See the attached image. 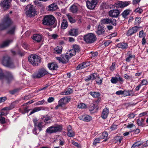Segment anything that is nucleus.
Segmentation results:
<instances>
[{
  "mask_svg": "<svg viewBox=\"0 0 148 148\" xmlns=\"http://www.w3.org/2000/svg\"><path fill=\"white\" fill-rule=\"evenodd\" d=\"M33 121L34 127L33 130V132L34 134L37 135L42 130L43 127L42 122L36 118L33 119Z\"/></svg>",
  "mask_w": 148,
  "mask_h": 148,
  "instance_id": "1",
  "label": "nucleus"
},
{
  "mask_svg": "<svg viewBox=\"0 0 148 148\" xmlns=\"http://www.w3.org/2000/svg\"><path fill=\"white\" fill-rule=\"evenodd\" d=\"M56 19L52 15L45 16L42 20L43 24L47 26H50L53 25L55 22Z\"/></svg>",
  "mask_w": 148,
  "mask_h": 148,
  "instance_id": "2",
  "label": "nucleus"
},
{
  "mask_svg": "<svg viewBox=\"0 0 148 148\" xmlns=\"http://www.w3.org/2000/svg\"><path fill=\"white\" fill-rule=\"evenodd\" d=\"M24 11L27 17H32L36 14V10L33 6L31 4L27 5Z\"/></svg>",
  "mask_w": 148,
  "mask_h": 148,
  "instance_id": "3",
  "label": "nucleus"
},
{
  "mask_svg": "<svg viewBox=\"0 0 148 148\" xmlns=\"http://www.w3.org/2000/svg\"><path fill=\"white\" fill-rule=\"evenodd\" d=\"M29 61L34 66H38L40 61V57L36 55H31L28 58Z\"/></svg>",
  "mask_w": 148,
  "mask_h": 148,
  "instance_id": "4",
  "label": "nucleus"
},
{
  "mask_svg": "<svg viewBox=\"0 0 148 148\" xmlns=\"http://www.w3.org/2000/svg\"><path fill=\"white\" fill-rule=\"evenodd\" d=\"M1 63L3 65L5 66L10 68H13L14 66L10 58L8 56H4L3 57Z\"/></svg>",
  "mask_w": 148,
  "mask_h": 148,
  "instance_id": "5",
  "label": "nucleus"
},
{
  "mask_svg": "<svg viewBox=\"0 0 148 148\" xmlns=\"http://www.w3.org/2000/svg\"><path fill=\"white\" fill-rule=\"evenodd\" d=\"M11 24V22L9 15H8L4 18L2 23L0 24V30L5 29L9 26Z\"/></svg>",
  "mask_w": 148,
  "mask_h": 148,
  "instance_id": "6",
  "label": "nucleus"
},
{
  "mask_svg": "<svg viewBox=\"0 0 148 148\" xmlns=\"http://www.w3.org/2000/svg\"><path fill=\"white\" fill-rule=\"evenodd\" d=\"M1 79H4L9 83L14 79V76L12 72L6 71L3 73Z\"/></svg>",
  "mask_w": 148,
  "mask_h": 148,
  "instance_id": "7",
  "label": "nucleus"
},
{
  "mask_svg": "<svg viewBox=\"0 0 148 148\" xmlns=\"http://www.w3.org/2000/svg\"><path fill=\"white\" fill-rule=\"evenodd\" d=\"M49 73L44 69L39 70L37 72L34 73L32 75V77L34 78H38L42 77Z\"/></svg>",
  "mask_w": 148,
  "mask_h": 148,
  "instance_id": "8",
  "label": "nucleus"
},
{
  "mask_svg": "<svg viewBox=\"0 0 148 148\" xmlns=\"http://www.w3.org/2000/svg\"><path fill=\"white\" fill-rule=\"evenodd\" d=\"M96 39V36L93 34L88 33L84 36V40L87 43H91L94 42Z\"/></svg>",
  "mask_w": 148,
  "mask_h": 148,
  "instance_id": "9",
  "label": "nucleus"
},
{
  "mask_svg": "<svg viewBox=\"0 0 148 148\" xmlns=\"http://www.w3.org/2000/svg\"><path fill=\"white\" fill-rule=\"evenodd\" d=\"M62 129V126L60 125H57L56 127L51 126L47 129L46 132L49 134H51L60 131Z\"/></svg>",
  "mask_w": 148,
  "mask_h": 148,
  "instance_id": "10",
  "label": "nucleus"
},
{
  "mask_svg": "<svg viewBox=\"0 0 148 148\" xmlns=\"http://www.w3.org/2000/svg\"><path fill=\"white\" fill-rule=\"evenodd\" d=\"M101 24H109L114 25H116V20L114 19L106 18L102 19L101 21Z\"/></svg>",
  "mask_w": 148,
  "mask_h": 148,
  "instance_id": "11",
  "label": "nucleus"
},
{
  "mask_svg": "<svg viewBox=\"0 0 148 148\" xmlns=\"http://www.w3.org/2000/svg\"><path fill=\"white\" fill-rule=\"evenodd\" d=\"M97 3V0H87L86 2V6L90 9H93Z\"/></svg>",
  "mask_w": 148,
  "mask_h": 148,
  "instance_id": "12",
  "label": "nucleus"
},
{
  "mask_svg": "<svg viewBox=\"0 0 148 148\" xmlns=\"http://www.w3.org/2000/svg\"><path fill=\"white\" fill-rule=\"evenodd\" d=\"M131 3L129 1H118L115 3L117 8H123L127 6Z\"/></svg>",
  "mask_w": 148,
  "mask_h": 148,
  "instance_id": "13",
  "label": "nucleus"
},
{
  "mask_svg": "<svg viewBox=\"0 0 148 148\" xmlns=\"http://www.w3.org/2000/svg\"><path fill=\"white\" fill-rule=\"evenodd\" d=\"M79 118L80 120L86 122H89L92 120V117L87 114L81 115L79 116Z\"/></svg>",
  "mask_w": 148,
  "mask_h": 148,
  "instance_id": "14",
  "label": "nucleus"
},
{
  "mask_svg": "<svg viewBox=\"0 0 148 148\" xmlns=\"http://www.w3.org/2000/svg\"><path fill=\"white\" fill-rule=\"evenodd\" d=\"M138 28V27H137V26H136L130 29L127 31L126 35L127 36L132 35L137 32Z\"/></svg>",
  "mask_w": 148,
  "mask_h": 148,
  "instance_id": "15",
  "label": "nucleus"
},
{
  "mask_svg": "<svg viewBox=\"0 0 148 148\" xmlns=\"http://www.w3.org/2000/svg\"><path fill=\"white\" fill-rule=\"evenodd\" d=\"M106 28L104 26L101 25V24L99 25L98 27V28L96 31V33L98 35H100L104 34Z\"/></svg>",
  "mask_w": 148,
  "mask_h": 148,
  "instance_id": "16",
  "label": "nucleus"
},
{
  "mask_svg": "<svg viewBox=\"0 0 148 148\" xmlns=\"http://www.w3.org/2000/svg\"><path fill=\"white\" fill-rule=\"evenodd\" d=\"M56 59L58 60L60 62L63 63H66L68 62L69 59L67 57L66 54L65 55L62 56L61 57H56Z\"/></svg>",
  "mask_w": 148,
  "mask_h": 148,
  "instance_id": "17",
  "label": "nucleus"
},
{
  "mask_svg": "<svg viewBox=\"0 0 148 148\" xmlns=\"http://www.w3.org/2000/svg\"><path fill=\"white\" fill-rule=\"evenodd\" d=\"M119 11L118 10H113L110 11L109 14L111 17H116L119 16Z\"/></svg>",
  "mask_w": 148,
  "mask_h": 148,
  "instance_id": "18",
  "label": "nucleus"
},
{
  "mask_svg": "<svg viewBox=\"0 0 148 148\" xmlns=\"http://www.w3.org/2000/svg\"><path fill=\"white\" fill-rule=\"evenodd\" d=\"M12 0H4L0 3V5L3 8L8 9L9 8Z\"/></svg>",
  "mask_w": 148,
  "mask_h": 148,
  "instance_id": "19",
  "label": "nucleus"
},
{
  "mask_svg": "<svg viewBox=\"0 0 148 148\" xmlns=\"http://www.w3.org/2000/svg\"><path fill=\"white\" fill-rule=\"evenodd\" d=\"M48 68L51 70H56L58 67L57 64L56 62L49 63L48 64Z\"/></svg>",
  "mask_w": 148,
  "mask_h": 148,
  "instance_id": "20",
  "label": "nucleus"
},
{
  "mask_svg": "<svg viewBox=\"0 0 148 148\" xmlns=\"http://www.w3.org/2000/svg\"><path fill=\"white\" fill-rule=\"evenodd\" d=\"M109 110L107 108H106L103 110L101 117L103 119H106L109 113Z\"/></svg>",
  "mask_w": 148,
  "mask_h": 148,
  "instance_id": "21",
  "label": "nucleus"
},
{
  "mask_svg": "<svg viewBox=\"0 0 148 148\" xmlns=\"http://www.w3.org/2000/svg\"><path fill=\"white\" fill-rule=\"evenodd\" d=\"M57 5L55 3H52L47 7V9L49 11H53L56 10L58 9Z\"/></svg>",
  "mask_w": 148,
  "mask_h": 148,
  "instance_id": "22",
  "label": "nucleus"
},
{
  "mask_svg": "<svg viewBox=\"0 0 148 148\" xmlns=\"http://www.w3.org/2000/svg\"><path fill=\"white\" fill-rule=\"evenodd\" d=\"M90 64L89 62H84L78 65L77 67V70L82 69L87 67L89 66Z\"/></svg>",
  "mask_w": 148,
  "mask_h": 148,
  "instance_id": "23",
  "label": "nucleus"
},
{
  "mask_svg": "<svg viewBox=\"0 0 148 148\" xmlns=\"http://www.w3.org/2000/svg\"><path fill=\"white\" fill-rule=\"evenodd\" d=\"M118 81L122 82L123 81L122 78H121L119 75H118L116 77H112L111 79V82L113 84H116Z\"/></svg>",
  "mask_w": 148,
  "mask_h": 148,
  "instance_id": "24",
  "label": "nucleus"
},
{
  "mask_svg": "<svg viewBox=\"0 0 148 148\" xmlns=\"http://www.w3.org/2000/svg\"><path fill=\"white\" fill-rule=\"evenodd\" d=\"M68 102V99L67 98L64 97L60 99L58 101V103L59 104V106H62L66 104Z\"/></svg>",
  "mask_w": 148,
  "mask_h": 148,
  "instance_id": "25",
  "label": "nucleus"
},
{
  "mask_svg": "<svg viewBox=\"0 0 148 148\" xmlns=\"http://www.w3.org/2000/svg\"><path fill=\"white\" fill-rule=\"evenodd\" d=\"M116 47L122 49H126L128 47L127 44L125 42H120L118 44Z\"/></svg>",
  "mask_w": 148,
  "mask_h": 148,
  "instance_id": "26",
  "label": "nucleus"
},
{
  "mask_svg": "<svg viewBox=\"0 0 148 148\" xmlns=\"http://www.w3.org/2000/svg\"><path fill=\"white\" fill-rule=\"evenodd\" d=\"M32 38L34 40L36 41L37 42H39L41 40L42 37L40 35L34 34L32 37Z\"/></svg>",
  "mask_w": 148,
  "mask_h": 148,
  "instance_id": "27",
  "label": "nucleus"
},
{
  "mask_svg": "<svg viewBox=\"0 0 148 148\" xmlns=\"http://www.w3.org/2000/svg\"><path fill=\"white\" fill-rule=\"evenodd\" d=\"M65 54L67 57L69 59L73 56L75 55V54L73 50H71L67 51Z\"/></svg>",
  "mask_w": 148,
  "mask_h": 148,
  "instance_id": "28",
  "label": "nucleus"
},
{
  "mask_svg": "<svg viewBox=\"0 0 148 148\" xmlns=\"http://www.w3.org/2000/svg\"><path fill=\"white\" fill-rule=\"evenodd\" d=\"M69 34L72 36H76L78 35V30L76 29H71L69 31Z\"/></svg>",
  "mask_w": 148,
  "mask_h": 148,
  "instance_id": "29",
  "label": "nucleus"
},
{
  "mask_svg": "<svg viewBox=\"0 0 148 148\" xmlns=\"http://www.w3.org/2000/svg\"><path fill=\"white\" fill-rule=\"evenodd\" d=\"M12 42V40H8L3 42L1 45L0 47L1 48H3L8 46L10 43Z\"/></svg>",
  "mask_w": 148,
  "mask_h": 148,
  "instance_id": "30",
  "label": "nucleus"
},
{
  "mask_svg": "<svg viewBox=\"0 0 148 148\" xmlns=\"http://www.w3.org/2000/svg\"><path fill=\"white\" fill-rule=\"evenodd\" d=\"M68 26V23L67 21L65 19H63L61 25V27L62 29H66Z\"/></svg>",
  "mask_w": 148,
  "mask_h": 148,
  "instance_id": "31",
  "label": "nucleus"
},
{
  "mask_svg": "<svg viewBox=\"0 0 148 148\" xmlns=\"http://www.w3.org/2000/svg\"><path fill=\"white\" fill-rule=\"evenodd\" d=\"M144 121L145 119L143 118H142L140 120L138 119L137 120V123L138 125L143 127L145 125V124L144 123Z\"/></svg>",
  "mask_w": 148,
  "mask_h": 148,
  "instance_id": "32",
  "label": "nucleus"
},
{
  "mask_svg": "<svg viewBox=\"0 0 148 148\" xmlns=\"http://www.w3.org/2000/svg\"><path fill=\"white\" fill-rule=\"evenodd\" d=\"M89 94L94 98H99L100 94L99 92H90Z\"/></svg>",
  "mask_w": 148,
  "mask_h": 148,
  "instance_id": "33",
  "label": "nucleus"
},
{
  "mask_svg": "<svg viewBox=\"0 0 148 148\" xmlns=\"http://www.w3.org/2000/svg\"><path fill=\"white\" fill-rule=\"evenodd\" d=\"M15 29L16 26L15 25H11L8 32V33L10 34H13L14 33Z\"/></svg>",
  "mask_w": 148,
  "mask_h": 148,
  "instance_id": "34",
  "label": "nucleus"
},
{
  "mask_svg": "<svg viewBox=\"0 0 148 148\" xmlns=\"http://www.w3.org/2000/svg\"><path fill=\"white\" fill-rule=\"evenodd\" d=\"M108 136V134L107 132H104L100 135L99 137L101 140L105 139L104 141H106V138Z\"/></svg>",
  "mask_w": 148,
  "mask_h": 148,
  "instance_id": "35",
  "label": "nucleus"
},
{
  "mask_svg": "<svg viewBox=\"0 0 148 148\" xmlns=\"http://www.w3.org/2000/svg\"><path fill=\"white\" fill-rule=\"evenodd\" d=\"M62 47H59L58 46L55 48L53 50V52L57 54L61 53L62 51Z\"/></svg>",
  "mask_w": 148,
  "mask_h": 148,
  "instance_id": "36",
  "label": "nucleus"
},
{
  "mask_svg": "<svg viewBox=\"0 0 148 148\" xmlns=\"http://www.w3.org/2000/svg\"><path fill=\"white\" fill-rule=\"evenodd\" d=\"M42 109V107H37L34 108L32 110L31 112L29 114V115H31L34 113L39 111Z\"/></svg>",
  "mask_w": 148,
  "mask_h": 148,
  "instance_id": "37",
  "label": "nucleus"
},
{
  "mask_svg": "<svg viewBox=\"0 0 148 148\" xmlns=\"http://www.w3.org/2000/svg\"><path fill=\"white\" fill-rule=\"evenodd\" d=\"M70 11L72 13H75L77 12L78 8L77 6L73 5L70 7Z\"/></svg>",
  "mask_w": 148,
  "mask_h": 148,
  "instance_id": "38",
  "label": "nucleus"
},
{
  "mask_svg": "<svg viewBox=\"0 0 148 148\" xmlns=\"http://www.w3.org/2000/svg\"><path fill=\"white\" fill-rule=\"evenodd\" d=\"M123 138L121 136H116L114 138V139L115 140V142H119V143H121V140L123 139Z\"/></svg>",
  "mask_w": 148,
  "mask_h": 148,
  "instance_id": "39",
  "label": "nucleus"
},
{
  "mask_svg": "<svg viewBox=\"0 0 148 148\" xmlns=\"http://www.w3.org/2000/svg\"><path fill=\"white\" fill-rule=\"evenodd\" d=\"M130 10H124L122 13V15L123 17L125 18L127 16L130 14Z\"/></svg>",
  "mask_w": 148,
  "mask_h": 148,
  "instance_id": "40",
  "label": "nucleus"
},
{
  "mask_svg": "<svg viewBox=\"0 0 148 148\" xmlns=\"http://www.w3.org/2000/svg\"><path fill=\"white\" fill-rule=\"evenodd\" d=\"M135 56L132 55L131 54H129L128 56H127L126 58V61L127 62H129L132 58H134Z\"/></svg>",
  "mask_w": 148,
  "mask_h": 148,
  "instance_id": "41",
  "label": "nucleus"
},
{
  "mask_svg": "<svg viewBox=\"0 0 148 148\" xmlns=\"http://www.w3.org/2000/svg\"><path fill=\"white\" fill-rule=\"evenodd\" d=\"M96 83L99 85H100L102 82V78H100L98 76L96 78Z\"/></svg>",
  "mask_w": 148,
  "mask_h": 148,
  "instance_id": "42",
  "label": "nucleus"
},
{
  "mask_svg": "<svg viewBox=\"0 0 148 148\" xmlns=\"http://www.w3.org/2000/svg\"><path fill=\"white\" fill-rule=\"evenodd\" d=\"M71 50H73L75 53L76 52H78L79 50V46L77 45H74L73 46V49Z\"/></svg>",
  "mask_w": 148,
  "mask_h": 148,
  "instance_id": "43",
  "label": "nucleus"
},
{
  "mask_svg": "<svg viewBox=\"0 0 148 148\" xmlns=\"http://www.w3.org/2000/svg\"><path fill=\"white\" fill-rule=\"evenodd\" d=\"M73 92L72 89L70 88H69L67 90L64 92V94L65 95H69L72 93Z\"/></svg>",
  "mask_w": 148,
  "mask_h": 148,
  "instance_id": "44",
  "label": "nucleus"
},
{
  "mask_svg": "<svg viewBox=\"0 0 148 148\" xmlns=\"http://www.w3.org/2000/svg\"><path fill=\"white\" fill-rule=\"evenodd\" d=\"M101 140L99 137L96 138L94 140L93 145L96 146L97 144L100 143Z\"/></svg>",
  "mask_w": 148,
  "mask_h": 148,
  "instance_id": "45",
  "label": "nucleus"
},
{
  "mask_svg": "<svg viewBox=\"0 0 148 148\" xmlns=\"http://www.w3.org/2000/svg\"><path fill=\"white\" fill-rule=\"evenodd\" d=\"M66 16L69 19V21L71 23H74L75 22V20L69 14H67Z\"/></svg>",
  "mask_w": 148,
  "mask_h": 148,
  "instance_id": "46",
  "label": "nucleus"
},
{
  "mask_svg": "<svg viewBox=\"0 0 148 148\" xmlns=\"http://www.w3.org/2000/svg\"><path fill=\"white\" fill-rule=\"evenodd\" d=\"M77 107L79 108H84L86 107V105L82 103H78L77 105Z\"/></svg>",
  "mask_w": 148,
  "mask_h": 148,
  "instance_id": "47",
  "label": "nucleus"
},
{
  "mask_svg": "<svg viewBox=\"0 0 148 148\" xmlns=\"http://www.w3.org/2000/svg\"><path fill=\"white\" fill-rule=\"evenodd\" d=\"M75 133L72 130L68 131L67 135L70 137H73L74 136Z\"/></svg>",
  "mask_w": 148,
  "mask_h": 148,
  "instance_id": "48",
  "label": "nucleus"
},
{
  "mask_svg": "<svg viewBox=\"0 0 148 148\" xmlns=\"http://www.w3.org/2000/svg\"><path fill=\"white\" fill-rule=\"evenodd\" d=\"M140 84L141 85V86L144 85H147L148 84V81L147 79H143L141 81Z\"/></svg>",
  "mask_w": 148,
  "mask_h": 148,
  "instance_id": "49",
  "label": "nucleus"
},
{
  "mask_svg": "<svg viewBox=\"0 0 148 148\" xmlns=\"http://www.w3.org/2000/svg\"><path fill=\"white\" fill-rule=\"evenodd\" d=\"M141 144V143H139L138 142H136L132 145L131 148H135L140 145Z\"/></svg>",
  "mask_w": 148,
  "mask_h": 148,
  "instance_id": "50",
  "label": "nucleus"
},
{
  "mask_svg": "<svg viewBox=\"0 0 148 148\" xmlns=\"http://www.w3.org/2000/svg\"><path fill=\"white\" fill-rule=\"evenodd\" d=\"M90 75L91 76V78L92 80L96 79V78L98 76L97 74L96 73L92 74Z\"/></svg>",
  "mask_w": 148,
  "mask_h": 148,
  "instance_id": "51",
  "label": "nucleus"
},
{
  "mask_svg": "<svg viewBox=\"0 0 148 148\" xmlns=\"http://www.w3.org/2000/svg\"><path fill=\"white\" fill-rule=\"evenodd\" d=\"M117 125L113 124L110 127V129L111 131L115 130L117 128Z\"/></svg>",
  "mask_w": 148,
  "mask_h": 148,
  "instance_id": "52",
  "label": "nucleus"
},
{
  "mask_svg": "<svg viewBox=\"0 0 148 148\" xmlns=\"http://www.w3.org/2000/svg\"><path fill=\"white\" fill-rule=\"evenodd\" d=\"M141 22V18L139 17L136 18L135 19L136 24H140Z\"/></svg>",
  "mask_w": 148,
  "mask_h": 148,
  "instance_id": "53",
  "label": "nucleus"
},
{
  "mask_svg": "<svg viewBox=\"0 0 148 148\" xmlns=\"http://www.w3.org/2000/svg\"><path fill=\"white\" fill-rule=\"evenodd\" d=\"M129 91H123V94L125 96H130L131 95Z\"/></svg>",
  "mask_w": 148,
  "mask_h": 148,
  "instance_id": "54",
  "label": "nucleus"
},
{
  "mask_svg": "<svg viewBox=\"0 0 148 148\" xmlns=\"http://www.w3.org/2000/svg\"><path fill=\"white\" fill-rule=\"evenodd\" d=\"M134 12H138L139 14H141L143 12V10L140 8H138L135 10Z\"/></svg>",
  "mask_w": 148,
  "mask_h": 148,
  "instance_id": "55",
  "label": "nucleus"
},
{
  "mask_svg": "<svg viewBox=\"0 0 148 148\" xmlns=\"http://www.w3.org/2000/svg\"><path fill=\"white\" fill-rule=\"evenodd\" d=\"M0 121L1 123L3 124L5 123V118L1 116H0Z\"/></svg>",
  "mask_w": 148,
  "mask_h": 148,
  "instance_id": "56",
  "label": "nucleus"
},
{
  "mask_svg": "<svg viewBox=\"0 0 148 148\" xmlns=\"http://www.w3.org/2000/svg\"><path fill=\"white\" fill-rule=\"evenodd\" d=\"M18 89H15L10 91V92L11 94L13 95L16 93L18 92Z\"/></svg>",
  "mask_w": 148,
  "mask_h": 148,
  "instance_id": "57",
  "label": "nucleus"
},
{
  "mask_svg": "<svg viewBox=\"0 0 148 148\" xmlns=\"http://www.w3.org/2000/svg\"><path fill=\"white\" fill-rule=\"evenodd\" d=\"M64 143V140L63 139L61 138L60 139L59 144L60 145L62 146L63 145Z\"/></svg>",
  "mask_w": 148,
  "mask_h": 148,
  "instance_id": "58",
  "label": "nucleus"
},
{
  "mask_svg": "<svg viewBox=\"0 0 148 148\" xmlns=\"http://www.w3.org/2000/svg\"><path fill=\"white\" fill-rule=\"evenodd\" d=\"M54 100V99L53 97H49L47 99V101L49 103H51L53 102Z\"/></svg>",
  "mask_w": 148,
  "mask_h": 148,
  "instance_id": "59",
  "label": "nucleus"
},
{
  "mask_svg": "<svg viewBox=\"0 0 148 148\" xmlns=\"http://www.w3.org/2000/svg\"><path fill=\"white\" fill-rule=\"evenodd\" d=\"M128 116L129 119H131L134 118L135 116V115L133 113H131L129 114L128 115Z\"/></svg>",
  "mask_w": 148,
  "mask_h": 148,
  "instance_id": "60",
  "label": "nucleus"
},
{
  "mask_svg": "<svg viewBox=\"0 0 148 148\" xmlns=\"http://www.w3.org/2000/svg\"><path fill=\"white\" fill-rule=\"evenodd\" d=\"M45 101L44 100H42L41 101H39L36 103V105H40L42 104Z\"/></svg>",
  "mask_w": 148,
  "mask_h": 148,
  "instance_id": "61",
  "label": "nucleus"
},
{
  "mask_svg": "<svg viewBox=\"0 0 148 148\" xmlns=\"http://www.w3.org/2000/svg\"><path fill=\"white\" fill-rule=\"evenodd\" d=\"M6 99L5 97H0V103L4 102Z\"/></svg>",
  "mask_w": 148,
  "mask_h": 148,
  "instance_id": "62",
  "label": "nucleus"
},
{
  "mask_svg": "<svg viewBox=\"0 0 148 148\" xmlns=\"http://www.w3.org/2000/svg\"><path fill=\"white\" fill-rule=\"evenodd\" d=\"M123 91L121 90L117 91L116 92V94L118 95L123 94Z\"/></svg>",
  "mask_w": 148,
  "mask_h": 148,
  "instance_id": "63",
  "label": "nucleus"
},
{
  "mask_svg": "<svg viewBox=\"0 0 148 148\" xmlns=\"http://www.w3.org/2000/svg\"><path fill=\"white\" fill-rule=\"evenodd\" d=\"M58 36V35L56 34H53L51 35L52 38L54 39H56Z\"/></svg>",
  "mask_w": 148,
  "mask_h": 148,
  "instance_id": "64",
  "label": "nucleus"
}]
</instances>
